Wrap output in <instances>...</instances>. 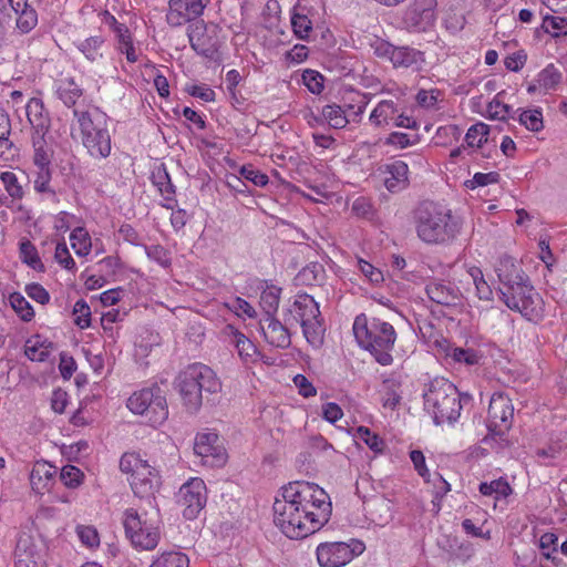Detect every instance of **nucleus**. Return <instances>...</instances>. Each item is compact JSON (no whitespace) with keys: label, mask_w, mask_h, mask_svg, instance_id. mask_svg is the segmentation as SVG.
<instances>
[{"label":"nucleus","mask_w":567,"mask_h":567,"mask_svg":"<svg viewBox=\"0 0 567 567\" xmlns=\"http://www.w3.org/2000/svg\"><path fill=\"white\" fill-rule=\"evenodd\" d=\"M272 508L275 525L291 539L305 538L320 530L332 513L327 492L307 481L285 485Z\"/></svg>","instance_id":"obj_1"},{"label":"nucleus","mask_w":567,"mask_h":567,"mask_svg":"<svg viewBox=\"0 0 567 567\" xmlns=\"http://www.w3.org/2000/svg\"><path fill=\"white\" fill-rule=\"evenodd\" d=\"M496 274L501 284L498 291L504 303L523 316L532 315L538 293L514 258L502 257L496 266Z\"/></svg>","instance_id":"obj_2"},{"label":"nucleus","mask_w":567,"mask_h":567,"mask_svg":"<svg viewBox=\"0 0 567 567\" xmlns=\"http://www.w3.org/2000/svg\"><path fill=\"white\" fill-rule=\"evenodd\" d=\"M415 226L419 238L426 244H444L453 240L461 225L451 210L432 202L422 203L415 210Z\"/></svg>","instance_id":"obj_3"},{"label":"nucleus","mask_w":567,"mask_h":567,"mask_svg":"<svg viewBox=\"0 0 567 567\" xmlns=\"http://www.w3.org/2000/svg\"><path fill=\"white\" fill-rule=\"evenodd\" d=\"M122 524L126 538L137 550H153L161 540L162 519L159 509L128 507L123 512Z\"/></svg>","instance_id":"obj_4"},{"label":"nucleus","mask_w":567,"mask_h":567,"mask_svg":"<svg viewBox=\"0 0 567 567\" xmlns=\"http://www.w3.org/2000/svg\"><path fill=\"white\" fill-rule=\"evenodd\" d=\"M177 389L184 406L190 411H197L203 401V391L217 393L221 390V383L216 373L207 365L194 363L182 370L176 380Z\"/></svg>","instance_id":"obj_5"},{"label":"nucleus","mask_w":567,"mask_h":567,"mask_svg":"<svg viewBox=\"0 0 567 567\" xmlns=\"http://www.w3.org/2000/svg\"><path fill=\"white\" fill-rule=\"evenodd\" d=\"M424 410L436 425L454 424L462 411L456 386L444 378L432 380L423 394Z\"/></svg>","instance_id":"obj_6"},{"label":"nucleus","mask_w":567,"mask_h":567,"mask_svg":"<svg viewBox=\"0 0 567 567\" xmlns=\"http://www.w3.org/2000/svg\"><path fill=\"white\" fill-rule=\"evenodd\" d=\"M352 331L360 349L371 354H389L394 349L395 329L379 318L360 313L354 318Z\"/></svg>","instance_id":"obj_7"},{"label":"nucleus","mask_w":567,"mask_h":567,"mask_svg":"<svg viewBox=\"0 0 567 567\" xmlns=\"http://www.w3.org/2000/svg\"><path fill=\"white\" fill-rule=\"evenodd\" d=\"M120 470L127 475L133 493L153 504V495L159 486V472L135 452L124 453L120 460Z\"/></svg>","instance_id":"obj_8"},{"label":"nucleus","mask_w":567,"mask_h":567,"mask_svg":"<svg viewBox=\"0 0 567 567\" xmlns=\"http://www.w3.org/2000/svg\"><path fill=\"white\" fill-rule=\"evenodd\" d=\"M78 118L82 144L94 158H106L111 154V135L103 115L93 117L89 112L73 110Z\"/></svg>","instance_id":"obj_9"},{"label":"nucleus","mask_w":567,"mask_h":567,"mask_svg":"<svg viewBox=\"0 0 567 567\" xmlns=\"http://www.w3.org/2000/svg\"><path fill=\"white\" fill-rule=\"evenodd\" d=\"M126 406L134 414L145 415L152 426L163 424L168 417L165 394L157 385L132 393L127 399Z\"/></svg>","instance_id":"obj_10"},{"label":"nucleus","mask_w":567,"mask_h":567,"mask_svg":"<svg viewBox=\"0 0 567 567\" xmlns=\"http://www.w3.org/2000/svg\"><path fill=\"white\" fill-rule=\"evenodd\" d=\"M365 549L363 542L351 538L349 542H327L317 546L316 555L320 567H343Z\"/></svg>","instance_id":"obj_11"},{"label":"nucleus","mask_w":567,"mask_h":567,"mask_svg":"<svg viewBox=\"0 0 567 567\" xmlns=\"http://www.w3.org/2000/svg\"><path fill=\"white\" fill-rule=\"evenodd\" d=\"M178 504L183 507L186 519H195L207 502V487L203 478L192 477L185 482L178 492Z\"/></svg>","instance_id":"obj_12"},{"label":"nucleus","mask_w":567,"mask_h":567,"mask_svg":"<svg viewBox=\"0 0 567 567\" xmlns=\"http://www.w3.org/2000/svg\"><path fill=\"white\" fill-rule=\"evenodd\" d=\"M190 47L200 55L214 59L218 52V27L205 24L200 20L190 23L187 29Z\"/></svg>","instance_id":"obj_13"},{"label":"nucleus","mask_w":567,"mask_h":567,"mask_svg":"<svg viewBox=\"0 0 567 567\" xmlns=\"http://www.w3.org/2000/svg\"><path fill=\"white\" fill-rule=\"evenodd\" d=\"M514 406L508 396L503 393L492 395L488 406L487 427L497 435L506 433L513 424Z\"/></svg>","instance_id":"obj_14"},{"label":"nucleus","mask_w":567,"mask_h":567,"mask_svg":"<svg viewBox=\"0 0 567 567\" xmlns=\"http://www.w3.org/2000/svg\"><path fill=\"white\" fill-rule=\"evenodd\" d=\"M194 452L202 458L204 465L210 467L223 466L227 461V453L219 442L216 432H202L195 437Z\"/></svg>","instance_id":"obj_15"},{"label":"nucleus","mask_w":567,"mask_h":567,"mask_svg":"<svg viewBox=\"0 0 567 567\" xmlns=\"http://www.w3.org/2000/svg\"><path fill=\"white\" fill-rule=\"evenodd\" d=\"M209 0H169L167 21L171 25H182L196 20L204 11Z\"/></svg>","instance_id":"obj_16"},{"label":"nucleus","mask_w":567,"mask_h":567,"mask_svg":"<svg viewBox=\"0 0 567 567\" xmlns=\"http://www.w3.org/2000/svg\"><path fill=\"white\" fill-rule=\"evenodd\" d=\"M0 10H3L8 17H11L10 12L14 13L17 28L22 33L30 32L38 23V14L28 4V0H0Z\"/></svg>","instance_id":"obj_17"},{"label":"nucleus","mask_w":567,"mask_h":567,"mask_svg":"<svg viewBox=\"0 0 567 567\" xmlns=\"http://www.w3.org/2000/svg\"><path fill=\"white\" fill-rule=\"evenodd\" d=\"M14 566L44 567L41 549L35 540L27 534L21 535L17 542Z\"/></svg>","instance_id":"obj_18"},{"label":"nucleus","mask_w":567,"mask_h":567,"mask_svg":"<svg viewBox=\"0 0 567 567\" xmlns=\"http://www.w3.org/2000/svg\"><path fill=\"white\" fill-rule=\"evenodd\" d=\"M429 298L437 305L453 307L461 302V291L452 282L434 280L426 285Z\"/></svg>","instance_id":"obj_19"},{"label":"nucleus","mask_w":567,"mask_h":567,"mask_svg":"<svg viewBox=\"0 0 567 567\" xmlns=\"http://www.w3.org/2000/svg\"><path fill=\"white\" fill-rule=\"evenodd\" d=\"M384 186L385 188L395 194L409 186V166L403 161H394L393 163L383 166Z\"/></svg>","instance_id":"obj_20"},{"label":"nucleus","mask_w":567,"mask_h":567,"mask_svg":"<svg viewBox=\"0 0 567 567\" xmlns=\"http://www.w3.org/2000/svg\"><path fill=\"white\" fill-rule=\"evenodd\" d=\"M25 112L33 131L32 134H47L49 132L51 121L41 99H30L25 106Z\"/></svg>","instance_id":"obj_21"},{"label":"nucleus","mask_w":567,"mask_h":567,"mask_svg":"<svg viewBox=\"0 0 567 567\" xmlns=\"http://www.w3.org/2000/svg\"><path fill=\"white\" fill-rule=\"evenodd\" d=\"M55 476V467L45 461L34 463L30 473V484L37 494L49 492Z\"/></svg>","instance_id":"obj_22"},{"label":"nucleus","mask_w":567,"mask_h":567,"mask_svg":"<svg viewBox=\"0 0 567 567\" xmlns=\"http://www.w3.org/2000/svg\"><path fill=\"white\" fill-rule=\"evenodd\" d=\"M290 312L293 320L299 324L317 320L320 317L318 302L307 293L297 296Z\"/></svg>","instance_id":"obj_23"},{"label":"nucleus","mask_w":567,"mask_h":567,"mask_svg":"<svg viewBox=\"0 0 567 567\" xmlns=\"http://www.w3.org/2000/svg\"><path fill=\"white\" fill-rule=\"evenodd\" d=\"M262 331L266 340L277 348L285 349L291 342L288 329L275 318L262 320Z\"/></svg>","instance_id":"obj_24"},{"label":"nucleus","mask_w":567,"mask_h":567,"mask_svg":"<svg viewBox=\"0 0 567 567\" xmlns=\"http://www.w3.org/2000/svg\"><path fill=\"white\" fill-rule=\"evenodd\" d=\"M390 61L394 68H410L423 61V53L409 47H395Z\"/></svg>","instance_id":"obj_25"},{"label":"nucleus","mask_w":567,"mask_h":567,"mask_svg":"<svg viewBox=\"0 0 567 567\" xmlns=\"http://www.w3.org/2000/svg\"><path fill=\"white\" fill-rule=\"evenodd\" d=\"M379 394L383 408L393 411L401 401L400 383L395 379L384 380Z\"/></svg>","instance_id":"obj_26"},{"label":"nucleus","mask_w":567,"mask_h":567,"mask_svg":"<svg viewBox=\"0 0 567 567\" xmlns=\"http://www.w3.org/2000/svg\"><path fill=\"white\" fill-rule=\"evenodd\" d=\"M398 112L396 104L391 100L380 101L370 114V122L378 127L389 125Z\"/></svg>","instance_id":"obj_27"},{"label":"nucleus","mask_w":567,"mask_h":567,"mask_svg":"<svg viewBox=\"0 0 567 567\" xmlns=\"http://www.w3.org/2000/svg\"><path fill=\"white\" fill-rule=\"evenodd\" d=\"M478 491L483 496H491L496 501L506 498L513 493V488L506 477H498L491 482H482L478 485Z\"/></svg>","instance_id":"obj_28"},{"label":"nucleus","mask_w":567,"mask_h":567,"mask_svg":"<svg viewBox=\"0 0 567 567\" xmlns=\"http://www.w3.org/2000/svg\"><path fill=\"white\" fill-rule=\"evenodd\" d=\"M104 39L101 35H93L75 43L78 50L91 62L103 56L102 48Z\"/></svg>","instance_id":"obj_29"},{"label":"nucleus","mask_w":567,"mask_h":567,"mask_svg":"<svg viewBox=\"0 0 567 567\" xmlns=\"http://www.w3.org/2000/svg\"><path fill=\"white\" fill-rule=\"evenodd\" d=\"M150 567H189V558L182 551H163L153 559Z\"/></svg>","instance_id":"obj_30"},{"label":"nucleus","mask_w":567,"mask_h":567,"mask_svg":"<svg viewBox=\"0 0 567 567\" xmlns=\"http://www.w3.org/2000/svg\"><path fill=\"white\" fill-rule=\"evenodd\" d=\"M557 543L558 536L555 533H544L538 543L543 557L556 567L561 565V559L556 555L558 550Z\"/></svg>","instance_id":"obj_31"},{"label":"nucleus","mask_w":567,"mask_h":567,"mask_svg":"<svg viewBox=\"0 0 567 567\" xmlns=\"http://www.w3.org/2000/svg\"><path fill=\"white\" fill-rule=\"evenodd\" d=\"M56 92L60 100L68 107L75 105L78 99L83 94L80 85H78L71 78L60 81Z\"/></svg>","instance_id":"obj_32"},{"label":"nucleus","mask_w":567,"mask_h":567,"mask_svg":"<svg viewBox=\"0 0 567 567\" xmlns=\"http://www.w3.org/2000/svg\"><path fill=\"white\" fill-rule=\"evenodd\" d=\"M44 136L45 134H32V146L34 150L33 162L38 167H45L51 163L52 152Z\"/></svg>","instance_id":"obj_33"},{"label":"nucleus","mask_w":567,"mask_h":567,"mask_svg":"<svg viewBox=\"0 0 567 567\" xmlns=\"http://www.w3.org/2000/svg\"><path fill=\"white\" fill-rule=\"evenodd\" d=\"M75 534L81 545L90 550H96L101 545L100 534L92 525H76Z\"/></svg>","instance_id":"obj_34"},{"label":"nucleus","mask_w":567,"mask_h":567,"mask_svg":"<svg viewBox=\"0 0 567 567\" xmlns=\"http://www.w3.org/2000/svg\"><path fill=\"white\" fill-rule=\"evenodd\" d=\"M20 259L31 268L38 271H44V265L42 264L38 249L28 239H23L20 243Z\"/></svg>","instance_id":"obj_35"},{"label":"nucleus","mask_w":567,"mask_h":567,"mask_svg":"<svg viewBox=\"0 0 567 567\" xmlns=\"http://www.w3.org/2000/svg\"><path fill=\"white\" fill-rule=\"evenodd\" d=\"M54 344L41 334L31 336L24 343V354H50Z\"/></svg>","instance_id":"obj_36"},{"label":"nucleus","mask_w":567,"mask_h":567,"mask_svg":"<svg viewBox=\"0 0 567 567\" xmlns=\"http://www.w3.org/2000/svg\"><path fill=\"white\" fill-rule=\"evenodd\" d=\"M280 300V289L277 287H269L260 295V306L265 311V318H274L278 309Z\"/></svg>","instance_id":"obj_37"},{"label":"nucleus","mask_w":567,"mask_h":567,"mask_svg":"<svg viewBox=\"0 0 567 567\" xmlns=\"http://www.w3.org/2000/svg\"><path fill=\"white\" fill-rule=\"evenodd\" d=\"M70 240L78 256H86L90 254L92 247L91 237L84 228H75L70 235Z\"/></svg>","instance_id":"obj_38"},{"label":"nucleus","mask_w":567,"mask_h":567,"mask_svg":"<svg viewBox=\"0 0 567 567\" xmlns=\"http://www.w3.org/2000/svg\"><path fill=\"white\" fill-rule=\"evenodd\" d=\"M561 81V73L554 64H548L542 70L537 78V83L545 91L555 90Z\"/></svg>","instance_id":"obj_39"},{"label":"nucleus","mask_w":567,"mask_h":567,"mask_svg":"<svg viewBox=\"0 0 567 567\" xmlns=\"http://www.w3.org/2000/svg\"><path fill=\"white\" fill-rule=\"evenodd\" d=\"M0 179L4 186L6 192L8 193V196L11 197L12 200H20L23 198V187L14 173L2 172L0 174Z\"/></svg>","instance_id":"obj_40"},{"label":"nucleus","mask_w":567,"mask_h":567,"mask_svg":"<svg viewBox=\"0 0 567 567\" xmlns=\"http://www.w3.org/2000/svg\"><path fill=\"white\" fill-rule=\"evenodd\" d=\"M13 310L23 321H30L34 317V310L30 302L19 292H13L9 297Z\"/></svg>","instance_id":"obj_41"},{"label":"nucleus","mask_w":567,"mask_h":567,"mask_svg":"<svg viewBox=\"0 0 567 567\" xmlns=\"http://www.w3.org/2000/svg\"><path fill=\"white\" fill-rule=\"evenodd\" d=\"M489 134V126L485 123H476L472 125L465 135V142L470 147H481L483 143L487 142Z\"/></svg>","instance_id":"obj_42"},{"label":"nucleus","mask_w":567,"mask_h":567,"mask_svg":"<svg viewBox=\"0 0 567 567\" xmlns=\"http://www.w3.org/2000/svg\"><path fill=\"white\" fill-rule=\"evenodd\" d=\"M354 437L364 442L369 449L375 453L382 452L385 447L384 441L378 434L371 432L367 426H359L355 431Z\"/></svg>","instance_id":"obj_43"},{"label":"nucleus","mask_w":567,"mask_h":567,"mask_svg":"<svg viewBox=\"0 0 567 567\" xmlns=\"http://www.w3.org/2000/svg\"><path fill=\"white\" fill-rule=\"evenodd\" d=\"M322 116L333 128H343L348 124L344 111L339 105H326L322 109Z\"/></svg>","instance_id":"obj_44"},{"label":"nucleus","mask_w":567,"mask_h":567,"mask_svg":"<svg viewBox=\"0 0 567 567\" xmlns=\"http://www.w3.org/2000/svg\"><path fill=\"white\" fill-rule=\"evenodd\" d=\"M420 142V135L417 133H402V132H392L385 138L384 144L388 146H393L400 150L406 148L409 146L415 145Z\"/></svg>","instance_id":"obj_45"},{"label":"nucleus","mask_w":567,"mask_h":567,"mask_svg":"<svg viewBox=\"0 0 567 567\" xmlns=\"http://www.w3.org/2000/svg\"><path fill=\"white\" fill-rule=\"evenodd\" d=\"M306 340L313 347L317 348L322 343L323 340V328L319 319L300 323Z\"/></svg>","instance_id":"obj_46"},{"label":"nucleus","mask_w":567,"mask_h":567,"mask_svg":"<svg viewBox=\"0 0 567 567\" xmlns=\"http://www.w3.org/2000/svg\"><path fill=\"white\" fill-rule=\"evenodd\" d=\"M60 480L68 488H78L84 481V473L74 465H65L61 468Z\"/></svg>","instance_id":"obj_47"},{"label":"nucleus","mask_w":567,"mask_h":567,"mask_svg":"<svg viewBox=\"0 0 567 567\" xmlns=\"http://www.w3.org/2000/svg\"><path fill=\"white\" fill-rule=\"evenodd\" d=\"M230 330L229 342L235 346L238 354H250L256 352L255 344L241 332L228 327Z\"/></svg>","instance_id":"obj_48"},{"label":"nucleus","mask_w":567,"mask_h":567,"mask_svg":"<svg viewBox=\"0 0 567 567\" xmlns=\"http://www.w3.org/2000/svg\"><path fill=\"white\" fill-rule=\"evenodd\" d=\"M542 28L545 32L553 37L567 34V19L561 17L546 16L543 20Z\"/></svg>","instance_id":"obj_49"},{"label":"nucleus","mask_w":567,"mask_h":567,"mask_svg":"<svg viewBox=\"0 0 567 567\" xmlns=\"http://www.w3.org/2000/svg\"><path fill=\"white\" fill-rule=\"evenodd\" d=\"M154 184L166 200H172L174 198L175 188L165 169H158L157 173L154 174Z\"/></svg>","instance_id":"obj_50"},{"label":"nucleus","mask_w":567,"mask_h":567,"mask_svg":"<svg viewBox=\"0 0 567 567\" xmlns=\"http://www.w3.org/2000/svg\"><path fill=\"white\" fill-rule=\"evenodd\" d=\"M519 123L532 132H539L543 128V114L539 110L523 111L519 114Z\"/></svg>","instance_id":"obj_51"},{"label":"nucleus","mask_w":567,"mask_h":567,"mask_svg":"<svg viewBox=\"0 0 567 567\" xmlns=\"http://www.w3.org/2000/svg\"><path fill=\"white\" fill-rule=\"evenodd\" d=\"M145 252L151 260H154L159 266L167 268L172 264L169 251L161 245L145 246Z\"/></svg>","instance_id":"obj_52"},{"label":"nucleus","mask_w":567,"mask_h":567,"mask_svg":"<svg viewBox=\"0 0 567 567\" xmlns=\"http://www.w3.org/2000/svg\"><path fill=\"white\" fill-rule=\"evenodd\" d=\"M499 173L489 172V173H476L472 179L465 182V186L470 189H474L476 187L487 186L489 184H496L499 182Z\"/></svg>","instance_id":"obj_53"},{"label":"nucleus","mask_w":567,"mask_h":567,"mask_svg":"<svg viewBox=\"0 0 567 567\" xmlns=\"http://www.w3.org/2000/svg\"><path fill=\"white\" fill-rule=\"evenodd\" d=\"M564 450V445L559 442H553L547 447L539 449L536 454L545 465H550L557 460Z\"/></svg>","instance_id":"obj_54"},{"label":"nucleus","mask_w":567,"mask_h":567,"mask_svg":"<svg viewBox=\"0 0 567 567\" xmlns=\"http://www.w3.org/2000/svg\"><path fill=\"white\" fill-rule=\"evenodd\" d=\"M471 276L476 288L477 297L482 300H491L493 291L489 285L484 280L482 271L475 268L471 271Z\"/></svg>","instance_id":"obj_55"},{"label":"nucleus","mask_w":567,"mask_h":567,"mask_svg":"<svg viewBox=\"0 0 567 567\" xmlns=\"http://www.w3.org/2000/svg\"><path fill=\"white\" fill-rule=\"evenodd\" d=\"M73 313L75 316V323L80 328H87L91 323V310L89 305L83 300H78L73 308Z\"/></svg>","instance_id":"obj_56"},{"label":"nucleus","mask_w":567,"mask_h":567,"mask_svg":"<svg viewBox=\"0 0 567 567\" xmlns=\"http://www.w3.org/2000/svg\"><path fill=\"white\" fill-rule=\"evenodd\" d=\"M292 30L300 39L308 38L312 30L311 21L305 14L295 13L291 18Z\"/></svg>","instance_id":"obj_57"},{"label":"nucleus","mask_w":567,"mask_h":567,"mask_svg":"<svg viewBox=\"0 0 567 567\" xmlns=\"http://www.w3.org/2000/svg\"><path fill=\"white\" fill-rule=\"evenodd\" d=\"M302 80L308 90L313 94H320L323 90V76L313 70H306Z\"/></svg>","instance_id":"obj_58"},{"label":"nucleus","mask_w":567,"mask_h":567,"mask_svg":"<svg viewBox=\"0 0 567 567\" xmlns=\"http://www.w3.org/2000/svg\"><path fill=\"white\" fill-rule=\"evenodd\" d=\"M240 175L251 182L256 186H266L269 182V178L266 174L261 173L260 171L254 168V166H243L240 169Z\"/></svg>","instance_id":"obj_59"},{"label":"nucleus","mask_w":567,"mask_h":567,"mask_svg":"<svg viewBox=\"0 0 567 567\" xmlns=\"http://www.w3.org/2000/svg\"><path fill=\"white\" fill-rule=\"evenodd\" d=\"M54 258L62 267L68 270H72L75 267V262L70 255L65 243H59L56 245Z\"/></svg>","instance_id":"obj_60"},{"label":"nucleus","mask_w":567,"mask_h":567,"mask_svg":"<svg viewBox=\"0 0 567 567\" xmlns=\"http://www.w3.org/2000/svg\"><path fill=\"white\" fill-rule=\"evenodd\" d=\"M50 179L51 174L49 166L39 167L37 178L34 179V189L39 193H53L49 186Z\"/></svg>","instance_id":"obj_61"},{"label":"nucleus","mask_w":567,"mask_h":567,"mask_svg":"<svg viewBox=\"0 0 567 567\" xmlns=\"http://www.w3.org/2000/svg\"><path fill=\"white\" fill-rule=\"evenodd\" d=\"M293 383L298 389L299 394L302 395L303 398H311L317 394L316 388L303 374L295 375Z\"/></svg>","instance_id":"obj_62"},{"label":"nucleus","mask_w":567,"mask_h":567,"mask_svg":"<svg viewBox=\"0 0 567 567\" xmlns=\"http://www.w3.org/2000/svg\"><path fill=\"white\" fill-rule=\"evenodd\" d=\"M27 295L34 301L45 305L50 300L49 292L39 284H30L25 287Z\"/></svg>","instance_id":"obj_63"},{"label":"nucleus","mask_w":567,"mask_h":567,"mask_svg":"<svg viewBox=\"0 0 567 567\" xmlns=\"http://www.w3.org/2000/svg\"><path fill=\"white\" fill-rule=\"evenodd\" d=\"M512 111V106L497 100H494L488 104V112L493 118L505 120L506 117L511 116Z\"/></svg>","instance_id":"obj_64"}]
</instances>
